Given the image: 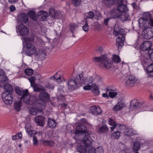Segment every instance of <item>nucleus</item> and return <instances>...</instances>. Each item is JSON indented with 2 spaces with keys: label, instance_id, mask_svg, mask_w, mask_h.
Instances as JSON below:
<instances>
[{
  "label": "nucleus",
  "instance_id": "nucleus-1",
  "mask_svg": "<svg viewBox=\"0 0 153 153\" xmlns=\"http://www.w3.org/2000/svg\"><path fill=\"white\" fill-rule=\"evenodd\" d=\"M15 91L17 94L21 96L20 99H23L24 103L29 104L32 101L31 104L34 106L38 104L37 95L34 94L30 97L27 89L24 90L22 88L17 87L15 88Z\"/></svg>",
  "mask_w": 153,
  "mask_h": 153
},
{
  "label": "nucleus",
  "instance_id": "nucleus-2",
  "mask_svg": "<svg viewBox=\"0 0 153 153\" xmlns=\"http://www.w3.org/2000/svg\"><path fill=\"white\" fill-rule=\"evenodd\" d=\"M93 61L95 63H100L99 66L101 68L109 69L112 65L111 61L107 58V55L104 54L100 57H95L92 58Z\"/></svg>",
  "mask_w": 153,
  "mask_h": 153
},
{
  "label": "nucleus",
  "instance_id": "nucleus-3",
  "mask_svg": "<svg viewBox=\"0 0 153 153\" xmlns=\"http://www.w3.org/2000/svg\"><path fill=\"white\" fill-rule=\"evenodd\" d=\"M82 74L76 76V77L72 78L68 82V89L70 90H74L77 87L80 86L82 83L83 79Z\"/></svg>",
  "mask_w": 153,
  "mask_h": 153
},
{
  "label": "nucleus",
  "instance_id": "nucleus-4",
  "mask_svg": "<svg viewBox=\"0 0 153 153\" xmlns=\"http://www.w3.org/2000/svg\"><path fill=\"white\" fill-rule=\"evenodd\" d=\"M23 43H25L26 46V52L27 54L30 56L36 52V50L34 46L31 44L33 39L32 38L26 37L23 39Z\"/></svg>",
  "mask_w": 153,
  "mask_h": 153
},
{
  "label": "nucleus",
  "instance_id": "nucleus-5",
  "mask_svg": "<svg viewBox=\"0 0 153 153\" xmlns=\"http://www.w3.org/2000/svg\"><path fill=\"white\" fill-rule=\"evenodd\" d=\"M39 97L41 98L39 99V108L43 109L45 107L46 102L49 101L50 96L48 93L44 91L40 93Z\"/></svg>",
  "mask_w": 153,
  "mask_h": 153
},
{
  "label": "nucleus",
  "instance_id": "nucleus-6",
  "mask_svg": "<svg viewBox=\"0 0 153 153\" xmlns=\"http://www.w3.org/2000/svg\"><path fill=\"white\" fill-rule=\"evenodd\" d=\"M112 18L114 19H117L120 18L122 21L130 20V18L128 14L122 15L117 9L112 10L110 12Z\"/></svg>",
  "mask_w": 153,
  "mask_h": 153
},
{
  "label": "nucleus",
  "instance_id": "nucleus-7",
  "mask_svg": "<svg viewBox=\"0 0 153 153\" xmlns=\"http://www.w3.org/2000/svg\"><path fill=\"white\" fill-rule=\"evenodd\" d=\"M43 41L39 38V60H43L46 56V50Z\"/></svg>",
  "mask_w": 153,
  "mask_h": 153
},
{
  "label": "nucleus",
  "instance_id": "nucleus-8",
  "mask_svg": "<svg viewBox=\"0 0 153 153\" xmlns=\"http://www.w3.org/2000/svg\"><path fill=\"white\" fill-rule=\"evenodd\" d=\"M139 26L141 27H143L144 24V22L143 19L140 18L139 20ZM145 30V38L146 39H150L153 37V29L150 27H147Z\"/></svg>",
  "mask_w": 153,
  "mask_h": 153
},
{
  "label": "nucleus",
  "instance_id": "nucleus-9",
  "mask_svg": "<svg viewBox=\"0 0 153 153\" xmlns=\"http://www.w3.org/2000/svg\"><path fill=\"white\" fill-rule=\"evenodd\" d=\"M49 16L51 19H49L48 22H51V20H52V22H53L55 19H60L62 17V14L58 10H55L54 8H51L49 10Z\"/></svg>",
  "mask_w": 153,
  "mask_h": 153
},
{
  "label": "nucleus",
  "instance_id": "nucleus-10",
  "mask_svg": "<svg viewBox=\"0 0 153 153\" xmlns=\"http://www.w3.org/2000/svg\"><path fill=\"white\" fill-rule=\"evenodd\" d=\"M12 94L7 92H3L2 93V99L5 104L10 105L12 103L13 100Z\"/></svg>",
  "mask_w": 153,
  "mask_h": 153
},
{
  "label": "nucleus",
  "instance_id": "nucleus-11",
  "mask_svg": "<svg viewBox=\"0 0 153 153\" xmlns=\"http://www.w3.org/2000/svg\"><path fill=\"white\" fill-rule=\"evenodd\" d=\"M16 31L19 32L20 34L22 36L27 35L29 32L28 28L22 24H19Z\"/></svg>",
  "mask_w": 153,
  "mask_h": 153
},
{
  "label": "nucleus",
  "instance_id": "nucleus-12",
  "mask_svg": "<svg viewBox=\"0 0 153 153\" xmlns=\"http://www.w3.org/2000/svg\"><path fill=\"white\" fill-rule=\"evenodd\" d=\"M113 34L118 36L125 37V31L123 29H121L117 25H115L114 27Z\"/></svg>",
  "mask_w": 153,
  "mask_h": 153
},
{
  "label": "nucleus",
  "instance_id": "nucleus-13",
  "mask_svg": "<svg viewBox=\"0 0 153 153\" xmlns=\"http://www.w3.org/2000/svg\"><path fill=\"white\" fill-rule=\"evenodd\" d=\"M137 80V79L134 76L130 75L126 81V85L132 87L136 83Z\"/></svg>",
  "mask_w": 153,
  "mask_h": 153
},
{
  "label": "nucleus",
  "instance_id": "nucleus-14",
  "mask_svg": "<svg viewBox=\"0 0 153 153\" xmlns=\"http://www.w3.org/2000/svg\"><path fill=\"white\" fill-rule=\"evenodd\" d=\"M92 139L88 134L83 136L82 141L86 147L91 146L92 144Z\"/></svg>",
  "mask_w": 153,
  "mask_h": 153
},
{
  "label": "nucleus",
  "instance_id": "nucleus-15",
  "mask_svg": "<svg viewBox=\"0 0 153 153\" xmlns=\"http://www.w3.org/2000/svg\"><path fill=\"white\" fill-rule=\"evenodd\" d=\"M28 21V17L26 13H22L19 14L17 17V21L19 22L25 24Z\"/></svg>",
  "mask_w": 153,
  "mask_h": 153
},
{
  "label": "nucleus",
  "instance_id": "nucleus-16",
  "mask_svg": "<svg viewBox=\"0 0 153 153\" xmlns=\"http://www.w3.org/2000/svg\"><path fill=\"white\" fill-rule=\"evenodd\" d=\"M117 9L122 15L128 14L126 13V12L128 10V8L126 5L118 4Z\"/></svg>",
  "mask_w": 153,
  "mask_h": 153
},
{
  "label": "nucleus",
  "instance_id": "nucleus-17",
  "mask_svg": "<svg viewBox=\"0 0 153 153\" xmlns=\"http://www.w3.org/2000/svg\"><path fill=\"white\" fill-rule=\"evenodd\" d=\"M31 84V86L32 87L34 91L37 92L38 91V85L35 82L36 77L35 76H31L28 79Z\"/></svg>",
  "mask_w": 153,
  "mask_h": 153
},
{
  "label": "nucleus",
  "instance_id": "nucleus-18",
  "mask_svg": "<svg viewBox=\"0 0 153 153\" xmlns=\"http://www.w3.org/2000/svg\"><path fill=\"white\" fill-rule=\"evenodd\" d=\"M0 87L1 88L3 87L4 90H5V91L4 92H7L10 93H13V87L12 85H10L8 83H5V82L1 85V84H0Z\"/></svg>",
  "mask_w": 153,
  "mask_h": 153
},
{
  "label": "nucleus",
  "instance_id": "nucleus-19",
  "mask_svg": "<svg viewBox=\"0 0 153 153\" xmlns=\"http://www.w3.org/2000/svg\"><path fill=\"white\" fill-rule=\"evenodd\" d=\"M91 111L92 114L95 115L99 114L102 112L101 108L99 107L95 106L91 107Z\"/></svg>",
  "mask_w": 153,
  "mask_h": 153
},
{
  "label": "nucleus",
  "instance_id": "nucleus-20",
  "mask_svg": "<svg viewBox=\"0 0 153 153\" xmlns=\"http://www.w3.org/2000/svg\"><path fill=\"white\" fill-rule=\"evenodd\" d=\"M48 16V13L44 10L39 11V20L41 21H45Z\"/></svg>",
  "mask_w": 153,
  "mask_h": 153
},
{
  "label": "nucleus",
  "instance_id": "nucleus-21",
  "mask_svg": "<svg viewBox=\"0 0 153 153\" xmlns=\"http://www.w3.org/2000/svg\"><path fill=\"white\" fill-rule=\"evenodd\" d=\"M151 43L148 41L145 42L140 45V48L142 51H148L151 47Z\"/></svg>",
  "mask_w": 153,
  "mask_h": 153
},
{
  "label": "nucleus",
  "instance_id": "nucleus-22",
  "mask_svg": "<svg viewBox=\"0 0 153 153\" xmlns=\"http://www.w3.org/2000/svg\"><path fill=\"white\" fill-rule=\"evenodd\" d=\"M83 73L82 72L80 74H82L83 77L82 83L83 82L84 84L85 85H88L91 83L93 80V78L91 76H87L84 79Z\"/></svg>",
  "mask_w": 153,
  "mask_h": 153
},
{
  "label": "nucleus",
  "instance_id": "nucleus-23",
  "mask_svg": "<svg viewBox=\"0 0 153 153\" xmlns=\"http://www.w3.org/2000/svg\"><path fill=\"white\" fill-rule=\"evenodd\" d=\"M57 124L55 120L50 118L48 120L47 125L51 128H53L56 127Z\"/></svg>",
  "mask_w": 153,
  "mask_h": 153
},
{
  "label": "nucleus",
  "instance_id": "nucleus-24",
  "mask_svg": "<svg viewBox=\"0 0 153 153\" xmlns=\"http://www.w3.org/2000/svg\"><path fill=\"white\" fill-rule=\"evenodd\" d=\"M87 130V127L82 124H79L76 128V131L79 133H85Z\"/></svg>",
  "mask_w": 153,
  "mask_h": 153
},
{
  "label": "nucleus",
  "instance_id": "nucleus-25",
  "mask_svg": "<svg viewBox=\"0 0 153 153\" xmlns=\"http://www.w3.org/2000/svg\"><path fill=\"white\" fill-rule=\"evenodd\" d=\"M25 128L26 132L30 137L33 136V134L36 133L35 131L34 130L33 131L32 129H31L29 123H28L26 124Z\"/></svg>",
  "mask_w": 153,
  "mask_h": 153
},
{
  "label": "nucleus",
  "instance_id": "nucleus-26",
  "mask_svg": "<svg viewBox=\"0 0 153 153\" xmlns=\"http://www.w3.org/2000/svg\"><path fill=\"white\" fill-rule=\"evenodd\" d=\"M125 37H118L116 39V45L118 48L121 47L123 45V40Z\"/></svg>",
  "mask_w": 153,
  "mask_h": 153
},
{
  "label": "nucleus",
  "instance_id": "nucleus-27",
  "mask_svg": "<svg viewBox=\"0 0 153 153\" xmlns=\"http://www.w3.org/2000/svg\"><path fill=\"white\" fill-rule=\"evenodd\" d=\"M142 105L141 103L138 102L137 100L134 99L131 101L130 105L131 106H133L136 108H137L141 107Z\"/></svg>",
  "mask_w": 153,
  "mask_h": 153
},
{
  "label": "nucleus",
  "instance_id": "nucleus-28",
  "mask_svg": "<svg viewBox=\"0 0 153 153\" xmlns=\"http://www.w3.org/2000/svg\"><path fill=\"white\" fill-rule=\"evenodd\" d=\"M142 105L141 103L138 102L137 100L134 99L131 101L130 105L131 106H133L136 108H137L141 107Z\"/></svg>",
  "mask_w": 153,
  "mask_h": 153
},
{
  "label": "nucleus",
  "instance_id": "nucleus-29",
  "mask_svg": "<svg viewBox=\"0 0 153 153\" xmlns=\"http://www.w3.org/2000/svg\"><path fill=\"white\" fill-rule=\"evenodd\" d=\"M103 3L107 7H111L115 3V0H103Z\"/></svg>",
  "mask_w": 153,
  "mask_h": 153
},
{
  "label": "nucleus",
  "instance_id": "nucleus-30",
  "mask_svg": "<svg viewBox=\"0 0 153 153\" xmlns=\"http://www.w3.org/2000/svg\"><path fill=\"white\" fill-rule=\"evenodd\" d=\"M28 14L30 18L33 20L36 21L37 20L36 15V13L33 10H31L28 12Z\"/></svg>",
  "mask_w": 153,
  "mask_h": 153
},
{
  "label": "nucleus",
  "instance_id": "nucleus-31",
  "mask_svg": "<svg viewBox=\"0 0 153 153\" xmlns=\"http://www.w3.org/2000/svg\"><path fill=\"white\" fill-rule=\"evenodd\" d=\"M21 100L20 99L19 101H16L14 103V108L16 111H20L21 109Z\"/></svg>",
  "mask_w": 153,
  "mask_h": 153
},
{
  "label": "nucleus",
  "instance_id": "nucleus-32",
  "mask_svg": "<svg viewBox=\"0 0 153 153\" xmlns=\"http://www.w3.org/2000/svg\"><path fill=\"white\" fill-rule=\"evenodd\" d=\"M93 92L95 95H97L99 94L100 91L98 88L95 84L92 83L91 86Z\"/></svg>",
  "mask_w": 153,
  "mask_h": 153
},
{
  "label": "nucleus",
  "instance_id": "nucleus-33",
  "mask_svg": "<svg viewBox=\"0 0 153 153\" xmlns=\"http://www.w3.org/2000/svg\"><path fill=\"white\" fill-rule=\"evenodd\" d=\"M108 129L106 125H103L100 127L99 129V132L102 133H105L108 132Z\"/></svg>",
  "mask_w": 153,
  "mask_h": 153
},
{
  "label": "nucleus",
  "instance_id": "nucleus-34",
  "mask_svg": "<svg viewBox=\"0 0 153 153\" xmlns=\"http://www.w3.org/2000/svg\"><path fill=\"white\" fill-rule=\"evenodd\" d=\"M125 105L124 103L118 102L114 107V109L115 111H118L120 110Z\"/></svg>",
  "mask_w": 153,
  "mask_h": 153
},
{
  "label": "nucleus",
  "instance_id": "nucleus-35",
  "mask_svg": "<svg viewBox=\"0 0 153 153\" xmlns=\"http://www.w3.org/2000/svg\"><path fill=\"white\" fill-rule=\"evenodd\" d=\"M124 133L125 135L130 136L133 135V130L131 128H127L125 129Z\"/></svg>",
  "mask_w": 153,
  "mask_h": 153
},
{
  "label": "nucleus",
  "instance_id": "nucleus-36",
  "mask_svg": "<svg viewBox=\"0 0 153 153\" xmlns=\"http://www.w3.org/2000/svg\"><path fill=\"white\" fill-rule=\"evenodd\" d=\"M41 141L45 145L48 146H53L54 142L52 140H42Z\"/></svg>",
  "mask_w": 153,
  "mask_h": 153
},
{
  "label": "nucleus",
  "instance_id": "nucleus-37",
  "mask_svg": "<svg viewBox=\"0 0 153 153\" xmlns=\"http://www.w3.org/2000/svg\"><path fill=\"white\" fill-rule=\"evenodd\" d=\"M140 148V144L139 142H134L133 143V151L137 152Z\"/></svg>",
  "mask_w": 153,
  "mask_h": 153
},
{
  "label": "nucleus",
  "instance_id": "nucleus-38",
  "mask_svg": "<svg viewBox=\"0 0 153 153\" xmlns=\"http://www.w3.org/2000/svg\"><path fill=\"white\" fill-rule=\"evenodd\" d=\"M78 25L76 23H71L69 25V28L71 31L73 33L76 29L78 27Z\"/></svg>",
  "mask_w": 153,
  "mask_h": 153
},
{
  "label": "nucleus",
  "instance_id": "nucleus-39",
  "mask_svg": "<svg viewBox=\"0 0 153 153\" xmlns=\"http://www.w3.org/2000/svg\"><path fill=\"white\" fill-rule=\"evenodd\" d=\"M44 117L39 115V126H43L45 124Z\"/></svg>",
  "mask_w": 153,
  "mask_h": 153
},
{
  "label": "nucleus",
  "instance_id": "nucleus-40",
  "mask_svg": "<svg viewBox=\"0 0 153 153\" xmlns=\"http://www.w3.org/2000/svg\"><path fill=\"white\" fill-rule=\"evenodd\" d=\"M8 79L7 76L4 74L2 75L0 77V84L1 85L8 81Z\"/></svg>",
  "mask_w": 153,
  "mask_h": 153
},
{
  "label": "nucleus",
  "instance_id": "nucleus-41",
  "mask_svg": "<svg viewBox=\"0 0 153 153\" xmlns=\"http://www.w3.org/2000/svg\"><path fill=\"white\" fill-rule=\"evenodd\" d=\"M77 151L80 153H87L86 149H85L84 147L81 146H77Z\"/></svg>",
  "mask_w": 153,
  "mask_h": 153
},
{
  "label": "nucleus",
  "instance_id": "nucleus-42",
  "mask_svg": "<svg viewBox=\"0 0 153 153\" xmlns=\"http://www.w3.org/2000/svg\"><path fill=\"white\" fill-rule=\"evenodd\" d=\"M112 59L113 61L116 63H118L120 62L121 61L120 57L116 55H114L113 56Z\"/></svg>",
  "mask_w": 153,
  "mask_h": 153
},
{
  "label": "nucleus",
  "instance_id": "nucleus-43",
  "mask_svg": "<svg viewBox=\"0 0 153 153\" xmlns=\"http://www.w3.org/2000/svg\"><path fill=\"white\" fill-rule=\"evenodd\" d=\"M24 73L28 76H31L33 73V70L30 68L25 69L24 71Z\"/></svg>",
  "mask_w": 153,
  "mask_h": 153
},
{
  "label": "nucleus",
  "instance_id": "nucleus-44",
  "mask_svg": "<svg viewBox=\"0 0 153 153\" xmlns=\"http://www.w3.org/2000/svg\"><path fill=\"white\" fill-rule=\"evenodd\" d=\"M38 112V109L37 108H33L30 110V113L33 115H35L37 114Z\"/></svg>",
  "mask_w": 153,
  "mask_h": 153
},
{
  "label": "nucleus",
  "instance_id": "nucleus-45",
  "mask_svg": "<svg viewBox=\"0 0 153 153\" xmlns=\"http://www.w3.org/2000/svg\"><path fill=\"white\" fill-rule=\"evenodd\" d=\"M83 30L86 32L88 31L89 29V26L87 24V21L85 20V25L82 26Z\"/></svg>",
  "mask_w": 153,
  "mask_h": 153
},
{
  "label": "nucleus",
  "instance_id": "nucleus-46",
  "mask_svg": "<svg viewBox=\"0 0 153 153\" xmlns=\"http://www.w3.org/2000/svg\"><path fill=\"white\" fill-rule=\"evenodd\" d=\"M72 3L75 6H79L80 4V0H72Z\"/></svg>",
  "mask_w": 153,
  "mask_h": 153
},
{
  "label": "nucleus",
  "instance_id": "nucleus-47",
  "mask_svg": "<svg viewBox=\"0 0 153 153\" xmlns=\"http://www.w3.org/2000/svg\"><path fill=\"white\" fill-rule=\"evenodd\" d=\"M148 52L150 59L153 60V49H149Z\"/></svg>",
  "mask_w": 153,
  "mask_h": 153
},
{
  "label": "nucleus",
  "instance_id": "nucleus-48",
  "mask_svg": "<svg viewBox=\"0 0 153 153\" xmlns=\"http://www.w3.org/2000/svg\"><path fill=\"white\" fill-rule=\"evenodd\" d=\"M120 132L119 131L114 132L112 134V136L117 139H118L120 137Z\"/></svg>",
  "mask_w": 153,
  "mask_h": 153
},
{
  "label": "nucleus",
  "instance_id": "nucleus-49",
  "mask_svg": "<svg viewBox=\"0 0 153 153\" xmlns=\"http://www.w3.org/2000/svg\"><path fill=\"white\" fill-rule=\"evenodd\" d=\"M108 123L111 126H117L118 125L114 120L110 118L108 120Z\"/></svg>",
  "mask_w": 153,
  "mask_h": 153
},
{
  "label": "nucleus",
  "instance_id": "nucleus-50",
  "mask_svg": "<svg viewBox=\"0 0 153 153\" xmlns=\"http://www.w3.org/2000/svg\"><path fill=\"white\" fill-rule=\"evenodd\" d=\"M87 14L88 15V16H87L86 19L89 18L92 19L94 18V14L92 11H89L87 13Z\"/></svg>",
  "mask_w": 153,
  "mask_h": 153
},
{
  "label": "nucleus",
  "instance_id": "nucleus-51",
  "mask_svg": "<svg viewBox=\"0 0 153 153\" xmlns=\"http://www.w3.org/2000/svg\"><path fill=\"white\" fill-rule=\"evenodd\" d=\"M142 60L143 61V62L145 64H147L149 62V60L148 58L144 55L142 56V57L141 58Z\"/></svg>",
  "mask_w": 153,
  "mask_h": 153
},
{
  "label": "nucleus",
  "instance_id": "nucleus-52",
  "mask_svg": "<svg viewBox=\"0 0 153 153\" xmlns=\"http://www.w3.org/2000/svg\"><path fill=\"white\" fill-rule=\"evenodd\" d=\"M36 134H33V145L34 146H36L38 144V140L37 139V137L34 136V135H35Z\"/></svg>",
  "mask_w": 153,
  "mask_h": 153
},
{
  "label": "nucleus",
  "instance_id": "nucleus-53",
  "mask_svg": "<svg viewBox=\"0 0 153 153\" xmlns=\"http://www.w3.org/2000/svg\"><path fill=\"white\" fill-rule=\"evenodd\" d=\"M104 150L101 147H100L97 148L96 149L95 153H103Z\"/></svg>",
  "mask_w": 153,
  "mask_h": 153
},
{
  "label": "nucleus",
  "instance_id": "nucleus-54",
  "mask_svg": "<svg viewBox=\"0 0 153 153\" xmlns=\"http://www.w3.org/2000/svg\"><path fill=\"white\" fill-rule=\"evenodd\" d=\"M109 96L111 98L114 97L117 94V93L116 92H110L109 93Z\"/></svg>",
  "mask_w": 153,
  "mask_h": 153
},
{
  "label": "nucleus",
  "instance_id": "nucleus-55",
  "mask_svg": "<svg viewBox=\"0 0 153 153\" xmlns=\"http://www.w3.org/2000/svg\"><path fill=\"white\" fill-rule=\"evenodd\" d=\"M111 19V17H108L105 19L103 22V24L105 26H108V23L109 20Z\"/></svg>",
  "mask_w": 153,
  "mask_h": 153
},
{
  "label": "nucleus",
  "instance_id": "nucleus-56",
  "mask_svg": "<svg viewBox=\"0 0 153 153\" xmlns=\"http://www.w3.org/2000/svg\"><path fill=\"white\" fill-rule=\"evenodd\" d=\"M96 151L94 147H91L88 150V153H95Z\"/></svg>",
  "mask_w": 153,
  "mask_h": 153
},
{
  "label": "nucleus",
  "instance_id": "nucleus-57",
  "mask_svg": "<svg viewBox=\"0 0 153 153\" xmlns=\"http://www.w3.org/2000/svg\"><path fill=\"white\" fill-rule=\"evenodd\" d=\"M46 87L47 88L49 89H53L54 86L53 85H52L50 83H48L46 85Z\"/></svg>",
  "mask_w": 153,
  "mask_h": 153
},
{
  "label": "nucleus",
  "instance_id": "nucleus-58",
  "mask_svg": "<svg viewBox=\"0 0 153 153\" xmlns=\"http://www.w3.org/2000/svg\"><path fill=\"white\" fill-rule=\"evenodd\" d=\"M103 51V48L100 47L98 48L96 50V51L97 53H101Z\"/></svg>",
  "mask_w": 153,
  "mask_h": 153
},
{
  "label": "nucleus",
  "instance_id": "nucleus-59",
  "mask_svg": "<svg viewBox=\"0 0 153 153\" xmlns=\"http://www.w3.org/2000/svg\"><path fill=\"white\" fill-rule=\"evenodd\" d=\"M83 88L85 90H89L91 89V87L90 85H87L84 86Z\"/></svg>",
  "mask_w": 153,
  "mask_h": 153
},
{
  "label": "nucleus",
  "instance_id": "nucleus-60",
  "mask_svg": "<svg viewBox=\"0 0 153 153\" xmlns=\"http://www.w3.org/2000/svg\"><path fill=\"white\" fill-rule=\"evenodd\" d=\"M10 11L13 12L16 10V8L15 6L13 5H11L10 7Z\"/></svg>",
  "mask_w": 153,
  "mask_h": 153
},
{
  "label": "nucleus",
  "instance_id": "nucleus-61",
  "mask_svg": "<svg viewBox=\"0 0 153 153\" xmlns=\"http://www.w3.org/2000/svg\"><path fill=\"white\" fill-rule=\"evenodd\" d=\"M45 88L41 85H39V91H45Z\"/></svg>",
  "mask_w": 153,
  "mask_h": 153
},
{
  "label": "nucleus",
  "instance_id": "nucleus-62",
  "mask_svg": "<svg viewBox=\"0 0 153 153\" xmlns=\"http://www.w3.org/2000/svg\"><path fill=\"white\" fill-rule=\"evenodd\" d=\"M8 2L11 4H13L17 2L18 0H8Z\"/></svg>",
  "mask_w": 153,
  "mask_h": 153
},
{
  "label": "nucleus",
  "instance_id": "nucleus-63",
  "mask_svg": "<svg viewBox=\"0 0 153 153\" xmlns=\"http://www.w3.org/2000/svg\"><path fill=\"white\" fill-rule=\"evenodd\" d=\"M34 120L35 122L37 123V126L38 125V116L35 117Z\"/></svg>",
  "mask_w": 153,
  "mask_h": 153
},
{
  "label": "nucleus",
  "instance_id": "nucleus-64",
  "mask_svg": "<svg viewBox=\"0 0 153 153\" xmlns=\"http://www.w3.org/2000/svg\"><path fill=\"white\" fill-rule=\"evenodd\" d=\"M102 97H104L107 98H108L109 97L108 95V94L106 93H104L103 94H102Z\"/></svg>",
  "mask_w": 153,
  "mask_h": 153
}]
</instances>
